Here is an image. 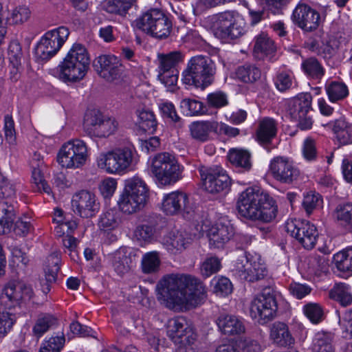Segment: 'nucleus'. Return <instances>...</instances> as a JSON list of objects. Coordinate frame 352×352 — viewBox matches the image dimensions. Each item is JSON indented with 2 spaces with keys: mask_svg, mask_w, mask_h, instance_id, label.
Here are the masks:
<instances>
[{
  "mask_svg": "<svg viewBox=\"0 0 352 352\" xmlns=\"http://www.w3.org/2000/svg\"><path fill=\"white\" fill-rule=\"evenodd\" d=\"M336 218L345 224H352V204L339 205L336 208Z\"/></svg>",
  "mask_w": 352,
  "mask_h": 352,
  "instance_id": "nucleus-58",
  "label": "nucleus"
},
{
  "mask_svg": "<svg viewBox=\"0 0 352 352\" xmlns=\"http://www.w3.org/2000/svg\"><path fill=\"white\" fill-rule=\"evenodd\" d=\"M322 199L319 194L310 192L305 195L302 201V206L307 214H311L314 209L320 206Z\"/></svg>",
  "mask_w": 352,
  "mask_h": 352,
  "instance_id": "nucleus-60",
  "label": "nucleus"
},
{
  "mask_svg": "<svg viewBox=\"0 0 352 352\" xmlns=\"http://www.w3.org/2000/svg\"><path fill=\"white\" fill-rule=\"evenodd\" d=\"M69 35V29L64 26L47 32L35 48L36 58L41 60L51 58L60 50Z\"/></svg>",
  "mask_w": 352,
  "mask_h": 352,
  "instance_id": "nucleus-13",
  "label": "nucleus"
},
{
  "mask_svg": "<svg viewBox=\"0 0 352 352\" xmlns=\"http://www.w3.org/2000/svg\"><path fill=\"white\" fill-rule=\"evenodd\" d=\"M150 171L159 185L166 186L182 179L183 168L173 155L163 152L151 159Z\"/></svg>",
  "mask_w": 352,
  "mask_h": 352,
  "instance_id": "nucleus-7",
  "label": "nucleus"
},
{
  "mask_svg": "<svg viewBox=\"0 0 352 352\" xmlns=\"http://www.w3.org/2000/svg\"><path fill=\"white\" fill-rule=\"evenodd\" d=\"M120 221L118 212L115 210H109L101 215L98 225L102 229L110 230L117 228Z\"/></svg>",
  "mask_w": 352,
  "mask_h": 352,
  "instance_id": "nucleus-48",
  "label": "nucleus"
},
{
  "mask_svg": "<svg viewBox=\"0 0 352 352\" xmlns=\"http://www.w3.org/2000/svg\"><path fill=\"white\" fill-rule=\"evenodd\" d=\"M22 50L17 41H12L8 47V56L10 62L14 65H18L22 58Z\"/></svg>",
  "mask_w": 352,
  "mask_h": 352,
  "instance_id": "nucleus-64",
  "label": "nucleus"
},
{
  "mask_svg": "<svg viewBox=\"0 0 352 352\" xmlns=\"http://www.w3.org/2000/svg\"><path fill=\"white\" fill-rule=\"evenodd\" d=\"M329 296L344 307H346L352 303V294L350 292V288L345 283L337 284L330 291Z\"/></svg>",
  "mask_w": 352,
  "mask_h": 352,
  "instance_id": "nucleus-41",
  "label": "nucleus"
},
{
  "mask_svg": "<svg viewBox=\"0 0 352 352\" xmlns=\"http://www.w3.org/2000/svg\"><path fill=\"white\" fill-rule=\"evenodd\" d=\"M254 56L258 60L272 61L276 53L274 41L265 33H261L254 38Z\"/></svg>",
  "mask_w": 352,
  "mask_h": 352,
  "instance_id": "nucleus-24",
  "label": "nucleus"
},
{
  "mask_svg": "<svg viewBox=\"0 0 352 352\" xmlns=\"http://www.w3.org/2000/svg\"><path fill=\"white\" fill-rule=\"evenodd\" d=\"M140 126L146 131L153 133L157 128V120L152 111L146 107H140L136 111Z\"/></svg>",
  "mask_w": 352,
  "mask_h": 352,
  "instance_id": "nucleus-36",
  "label": "nucleus"
},
{
  "mask_svg": "<svg viewBox=\"0 0 352 352\" xmlns=\"http://www.w3.org/2000/svg\"><path fill=\"white\" fill-rule=\"evenodd\" d=\"M273 177L283 184H291L299 176V170L287 157H274L270 164Z\"/></svg>",
  "mask_w": 352,
  "mask_h": 352,
  "instance_id": "nucleus-22",
  "label": "nucleus"
},
{
  "mask_svg": "<svg viewBox=\"0 0 352 352\" xmlns=\"http://www.w3.org/2000/svg\"><path fill=\"white\" fill-rule=\"evenodd\" d=\"M99 76L109 82L120 80L123 74V68L118 57L113 54H102L94 63Z\"/></svg>",
  "mask_w": 352,
  "mask_h": 352,
  "instance_id": "nucleus-18",
  "label": "nucleus"
},
{
  "mask_svg": "<svg viewBox=\"0 0 352 352\" xmlns=\"http://www.w3.org/2000/svg\"><path fill=\"white\" fill-rule=\"evenodd\" d=\"M228 157L232 164L244 170H249L252 166L250 154L245 150L232 148L230 151Z\"/></svg>",
  "mask_w": 352,
  "mask_h": 352,
  "instance_id": "nucleus-38",
  "label": "nucleus"
},
{
  "mask_svg": "<svg viewBox=\"0 0 352 352\" xmlns=\"http://www.w3.org/2000/svg\"><path fill=\"white\" fill-rule=\"evenodd\" d=\"M180 107L184 112L190 116L201 115L207 111L203 102L193 98L183 99L180 102Z\"/></svg>",
  "mask_w": 352,
  "mask_h": 352,
  "instance_id": "nucleus-46",
  "label": "nucleus"
},
{
  "mask_svg": "<svg viewBox=\"0 0 352 352\" xmlns=\"http://www.w3.org/2000/svg\"><path fill=\"white\" fill-rule=\"evenodd\" d=\"M216 70L215 63L210 57L195 56L188 60L182 72V81L185 85L204 89L213 83Z\"/></svg>",
  "mask_w": 352,
  "mask_h": 352,
  "instance_id": "nucleus-4",
  "label": "nucleus"
},
{
  "mask_svg": "<svg viewBox=\"0 0 352 352\" xmlns=\"http://www.w3.org/2000/svg\"><path fill=\"white\" fill-rule=\"evenodd\" d=\"M56 318L50 314L40 315L32 328L33 335L37 338H40L56 325Z\"/></svg>",
  "mask_w": 352,
  "mask_h": 352,
  "instance_id": "nucleus-39",
  "label": "nucleus"
},
{
  "mask_svg": "<svg viewBox=\"0 0 352 352\" xmlns=\"http://www.w3.org/2000/svg\"><path fill=\"white\" fill-rule=\"evenodd\" d=\"M65 342V338L63 334L52 336L43 342L39 352H60Z\"/></svg>",
  "mask_w": 352,
  "mask_h": 352,
  "instance_id": "nucleus-49",
  "label": "nucleus"
},
{
  "mask_svg": "<svg viewBox=\"0 0 352 352\" xmlns=\"http://www.w3.org/2000/svg\"><path fill=\"white\" fill-rule=\"evenodd\" d=\"M203 187L206 191L214 194L227 190L231 185V179L226 171L220 166L199 168Z\"/></svg>",
  "mask_w": 352,
  "mask_h": 352,
  "instance_id": "nucleus-16",
  "label": "nucleus"
},
{
  "mask_svg": "<svg viewBox=\"0 0 352 352\" xmlns=\"http://www.w3.org/2000/svg\"><path fill=\"white\" fill-rule=\"evenodd\" d=\"M311 96L306 93L294 98L289 107V114L292 119H299L309 114L311 109Z\"/></svg>",
  "mask_w": 352,
  "mask_h": 352,
  "instance_id": "nucleus-31",
  "label": "nucleus"
},
{
  "mask_svg": "<svg viewBox=\"0 0 352 352\" xmlns=\"http://www.w3.org/2000/svg\"><path fill=\"white\" fill-rule=\"evenodd\" d=\"M32 179L34 190L40 192H45L47 195H50L52 193L50 186L43 179L41 170L37 167H34V168H32Z\"/></svg>",
  "mask_w": 352,
  "mask_h": 352,
  "instance_id": "nucleus-53",
  "label": "nucleus"
},
{
  "mask_svg": "<svg viewBox=\"0 0 352 352\" xmlns=\"http://www.w3.org/2000/svg\"><path fill=\"white\" fill-rule=\"evenodd\" d=\"M292 76L287 72H280L275 78L276 87L280 91H285L292 85Z\"/></svg>",
  "mask_w": 352,
  "mask_h": 352,
  "instance_id": "nucleus-63",
  "label": "nucleus"
},
{
  "mask_svg": "<svg viewBox=\"0 0 352 352\" xmlns=\"http://www.w3.org/2000/svg\"><path fill=\"white\" fill-rule=\"evenodd\" d=\"M206 102L209 107L219 109L226 106L228 100L226 94L222 91H215L207 96Z\"/></svg>",
  "mask_w": 352,
  "mask_h": 352,
  "instance_id": "nucleus-57",
  "label": "nucleus"
},
{
  "mask_svg": "<svg viewBox=\"0 0 352 352\" xmlns=\"http://www.w3.org/2000/svg\"><path fill=\"white\" fill-rule=\"evenodd\" d=\"M160 113L164 118L170 119L173 122H177L179 117L175 110L174 104L168 101H162L158 104Z\"/></svg>",
  "mask_w": 352,
  "mask_h": 352,
  "instance_id": "nucleus-61",
  "label": "nucleus"
},
{
  "mask_svg": "<svg viewBox=\"0 0 352 352\" xmlns=\"http://www.w3.org/2000/svg\"><path fill=\"white\" fill-rule=\"evenodd\" d=\"M182 53L178 51L160 55V72H172L173 70H177L175 66L182 60Z\"/></svg>",
  "mask_w": 352,
  "mask_h": 352,
  "instance_id": "nucleus-40",
  "label": "nucleus"
},
{
  "mask_svg": "<svg viewBox=\"0 0 352 352\" xmlns=\"http://www.w3.org/2000/svg\"><path fill=\"white\" fill-rule=\"evenodd\" d=\"M285 230L305 249H312L316 243L318 230L309 221L296 219H288L285 223Z\"/></svg>",
  "mask_w": 352,
  "mask_h": 352,
  "instance_id": "nucleus-14",
  "label": "nucleus"
},
{
  "mask_svg": "<svg viewBox=\"0 0 352 352\" xmlns=\"http://www.w3.org/2000/svg\"><path fill=\"white\" fill-rule=\"evenodd\" d=\"M154 233L155 229L153 226L142 224L136 227L134 231V236L140 243H149L153 240Z\"/></svg>",
  "mask_w": 352,
  "mask_h": 352,
  "instance_id": "nucleus-55",
  "label": "nucleus"
},
{
  "mask_svg": "<svg viewBox=\"0 0 352 352\" xmlns=\"http://www.w3.org/2000/svg\"><path fill=\"white\" fill-rule=\"evenodd\" d=\"M278 123L272 118L265 117L258 121L256 131L257 141L261 144H269L276 136Z\"/></svg>",
  "mask_w": 352,
  "mask_h": 352,
  "instance_id": "nucleus-28",
  "label": "nucleus"
},
{
  "mask_svg": "<svg viewBox=\"0 0 352 352\" xmlns=\"http://www.w3.org/2000/svg\"><path fill=\"white\" fill-rule=\"evenodd\" d=\"M135 0H107L104 9L109 13L124 15L131 7Z\"/></svg>",
  "mask_w": 352,
  "mask_h": 352,
  "instance_id": "nucleus-47",
  "label": "nucleus"
},
{
  "mask_svg": "<svg viewBox=\"0 0 352 352\" xmlns=\"http://www.w3.org/2000/svg\"><path fill=\"white\" fill-rule=\"evenodd\" d=\"M157 300L169 309L187 310L196 307L206 298V288L197 278L184 274L163 276L157 283Z\"/></svg>",
  "mask_w": 352,
  "mask_h": 352,
  "instance_id": "nucleus-1",
  "label": "nucleus"
},
{
  "mask_svg": "<svg viewBox=\"0 0 352 352\" xmlns=\"http://www.w3.org/2000/svg\"><path fill=\"white\" fill-rule=\"evenodd\" d=\"M111 265L117 274L120 275L127 273L131 269V258L124 249L120 248L109 256Z\"/></svg>",
  "mask_w": 352,
  "mask_h": 352,
  "instance_id": "nucleus-34",
  "label": "nucleus"
},
{
  "mask_svg": "<svg viewBox=\"0 0 352 352\" xmlns=\"http://www.w3.org/2000/svg\"><path fill=\"white\" fill-rule=\"evenodd\" d=\"M158 78L162 83L167 88V91L173 92L177 89V70H173L172 72H160Z\"/></svg>",
  "mask_w": 352,
  "mask_h": 352,
  "instance_id": "nucleus-56",
  "label": "nucleus"
},
{
  "mask_svg": "<svg viewBox=\"0 0 352 352\" xmlns=\"http://www.w3.org/2000/svg\"><path fill=\"white\" fill-rule=\"evenodd\" d=\"M190 240L186 232L173 230L163 238V244L168 251L175 253L184 250Z\"/></svg>",
  "mask_w": 352,
  "mask_h": 352,
  "instance_id": "nucleus-29",
  "label": "nucleus"
},
{
  "mask_svg": "<svg viewBox=\"0 0 352 352\" xmlns=\"http://www.w3.org/2000/svg\"><path fill=\"white\" fill-rule=\"evenodd\" d=\"M117 188L116 179L108 177L104 179L99 186L100 193L104 198H110Z\"/></svg>",
  "mask_w": 352,
  "mask_h": 352,
  "instance_id": "nucleus-62",
  "label": "nucleus"
},
{
  "mask_svg": "<svg viewBox=\"0 0 352 352\" xmlns=\"http://www.w3.org/2000/svg\"><path fill=\"white\" fill-rule=\"evenodd\" d=\"M217 122L214 120L193 122L189 126L190 136L196 141L205 142L210 140V133H217Z\"/></svg>",
  "mask_w": 352,
  "mask_h": 352,
  "instance_id": "nucleus-27",
  "label": "nucleus"
},
{
  "mask_svg": "<svg viewBox=\"0 0 352 352\" xmlns=\"http://www.w3.org/2000/svg\"><path fill=\"white\" fill-rule=\"evenodd\" d=\"M148 198L149 189L145 182L138 177H133L126 181L118 205L122 212L131 214L142 210Z\"/></svg>",
  "mask_w": 352,
  "mask_h": 352,
  "instance_id": "nucleus-6",
  "label": "nucleus"
},
{
  "mask_svg": "<svg viewBox=\"0 0 352 352\" xmlns=\"http://www.w3.org/2000/svg\"><path fill=\"white\" fill-rule=\"evenodd\" d=\"M303 310L306 316L313 323H318L321 321L322 317V310L318 304H307L304 307Z\"/></svg>",
  "mask_w": 352,
  "mask_h": 352,
  "instance_id": "nucleus-59",
  "label": "nucleus"
},
{
  "mask_svg": "<svg viewBox=\"0 0 352 352\" xmlns=\"http://www.w3.org/2000/svg\"><path fill=\"white\" fill-rule=\"evenodd\" d=\"M83 128L91 137L107 138L117 131L118 122L114 118L93 109L85 113Z\"/></svg>",
  "mask_w": 352,
  "mask_h": 352,
  "instance_id": "nucleus-11",
  "label": "nucleus"
},
{
  "mask_svg": "<svg viewBox=\"0 0 352 352\" xmlns=\"http://www.w3.org/2000/svg\"><path fill=\"white\" fill-rule=\"evenodd\" d=\"M292 19L295 24L305 32L317 30L323 22V19L318 11L303 3H299L296 6Z\"/></svg>",
  "mask_w": 352,
  "mask_h": 352,
  "instance_id": "nucleus-20",
  "label": "nucleus"
},
{
  "mask_svg": "<svg viewBox=\"0 0 352 352\" xmlns=\"http://www.w3.org/2000/svg\"><path fill=\"white\" fill-rule=\"evenodd\" d=\"M213 292L219 296H224L230 294L232 291V285L230 280L224 276L214 277L211 281Z\"/></svg>",
  "mask_w": 352,
  "mask_h": 352,
  "instance_id": "nucleus-51",
  "label": "nucleus"
},
{
  "mask_svg": "<svg viewBox=\"0 0 352 352\" xmlns=\"http://www.w3.org/2000/svg\"><path fill=\"white\" fill-rule=\"evenodd\" d=\"M333 335L329 332L318 331L315 333L311 349L313 352H336Z\"/></svg>",
  "mask_w": 352,
  "mask_h": 352,
  "instance_id": "nucleus-32",
  "label": "nucleus"
},
{
  "mask_svg": "<svg viewBox=\"0 0 352 352\" xmlns=\"http://www.w3.org/2000/svg\"><path fill=\"white\" fill-rule=\"evenodd\" d=\"M211 24L214 36L223 42L235 40L246 32L244 19L235 10H226L213 15Z\"/></svg>",
  "mask_w": 352,
  "mask_h": 352,
  "instance_id": "nucleus-5",
  "label": "nucleus"
},
{
  "mask_svg": "<svg viewBox=\"0 0 352 352\" xmlns=\"http://www.w3.org/2000/svg\"><path fill=\"white\" fill-rule=\"evenodd\" d=\"M236 78L245 83H253L261 78V69L254 64H245L237 67Z\"/></svg>",
  "mask_w": 352,
  "mask_h": 352,
  "instance_id": "nucleus-35",
  "label": "nucleus"
},
{
  "mask_svg": "<svg viewBox=\"0 0 352 352\" xmlns=\"http://www.w3.org/2000/svg\"><path fill=\"white\" fill-rule=\"evenodd\" d=\"M16 321L14 314L8 311H0V338L5 337L12 329Z\"/></svg>",
  "mask_w": 352,
  "mask_h": 352,
  "instance_id": "nucleus-52",
  "label": "nucleus"
},
{
  "mask_svg": "<svg viewBox=\"0 0 352 352\" xmlns=\"http://www.w3.org/2000/svg\"><path fill=\"white\" fill-rule=\"evenodd\" d=\"M277 304L272 294H261L253 298L250 304V316L263 322L272 320L276 312Z\"/></svg>",
  "mask_w": 352,
  "mask_h": 352,
  "instance_id": "nucleus-19",
  "label": "nucleus"
},
{
  "mask_svg": "<svg viewBox=\"0 0 352 352\" xmlns=\"http://www.w3.org/2000/svg\"><path fill=\"white\" fill-rule=\"evenodd\" d=\"M270 339L273 343L280 346H290L294 342L288 327L283 322H274L270 329Z\"/></svg>",
  "mask_w": 352,
  "mask_h": 352,
  "instance_id": "nucleus-30",
  "label": "nucleus"
},
{
  "mask_svg": "<svg viewBox=\"0 0 352 352\" xmlns=\"http://www.w3.org/2000/svg\"><path fill=\"white\" fill-rule=\"evenodd\" d=\"M31 16V11L26 6L16 7L11 12L8 20L13 25H19L27 21Z\"/></svg>",
  "mask_w": 352,
  "mask_h": 352,
  "instance_id": "nucleus-54",
  "label": "nucleus"
},
{
  "mask_svg": "<svg viewBox=\"0 0 352 352\" xmlns=\"http://www.w3.org/2000/svg\"><path fill=\"white\" fill-rule=\"evenodd\" d=\"M232 272L241 280L256 282L263 279L267 274L265 264L258 256L243 254L233 265Z\"/></svg>",
  "mask_w": 352,
  "mask_h": 352,
  "instance_id": "nucleus-10",
  "label": "nucleus"
},
{
  "mask_svg": "<svg viewBox=\"0 0 352 352\" xmlns=\"http://www.w3.org/2000/svg\"><path fill=\"white\" fill-rule=\"evenodd\" d=\"M188 325L184 318L177 317L170 319L167 324L168 336L174 343L179 341Z\"/></svg>",
  "mask_w": 352,
  "mask_h": 352,
  "instance_id": "nucleus-37",
  "label": "nucleus"
},
{
  "mask_svg": "<svg viewBox=\"0 0 352 352\" xmlns=\"http://www.w3.org/2000/svg\"><path fill=\"white\" fill-rule=\"evenodd\" d=\"M239 214L250 220L269 223L278 212L275 200L264 190L254 186L242 191L237 199Z\"/></svg>",
  "mask_w": 352,
  "mask_h": 352,
  "instance_id": "nucleus-2",
  "label": "nucleus"
},
{
  "mask_svg": "<svg viewBox=\"0 0 352 352\" xmlns=\"http://www.w3.org/2000/svg\"><path fill=\"white\" fill-rule=\"evenodd\" d=\"M60 262V258L58 253H53L47 258L45 278L41 280V289L45 294L50 291L52 284L56 280Z\"/></svg>",
  "mask_w": 352,
  "mask_h": 352,
  "instance_id": "nucleus-26",
  "label": "nucleus"
},
{
  "mask_svg": "<svg viewBox=\"0 0 352 352\" xmlns=\"http://www.w3.org/2000/svg\"><path fill=\"white\" fill-rule=\"evenodd\" d=\"M88 158V149L85 142L79 139L69 140L63 144L57 156L58 164L65 168H79Z\"/></svg>",
  "mask_w": 352,
  "mask_h": 352,
  "instance_id": "nucleus-12",
  "label": "nucleus"
},
{
  "mask_svg": "<svg viewBox=\"0 0 352 352\" xmlns=\"http://www.w3.org/2000/svg\"><path fill=\"white\" fill-rule=\"evenodd\" d=\"M332 130L340 144L346 145L352 143V124L345 119L336 120Z\"/></svg>",
  "mask_w": 352,
  "mask_h": 352,
  "instance_id": "nucleus-33",
  "label": "nucleus"
},
{
  "mask_svg": "<svg viewBox=\"0 0 352 352\" xmlns=\"http://www.w3.org/2000/svg\"><path fill=\"white\" fill-rule=\"evenodd\" d=\"M303 72L309 76L314 79H320L324 75V69L314 57L304 60L301 64Z\"/></svg>",
  "mask_w": 352,
  "mask_h": 352,
  "instance_id": "nucleus-45",
  "label": "nucleus"
},
{
  "mask_svg": "<svg viewBox=\"0 0 352 352\" xmlns=\"http://www.w3.org/2000/svg\"><path fill=\"white\" fill-rule=\"evenodd\" d=\"M201 230L206 233L210 245L216 248H222L234 234L232 226L226 219H220L214 224L206 219L202 223Z\"/></svg>",
  "mask_w": 352,
  "mask_h": 352,
  "instance_id": "nucleus-17",
  "label": "nucleus"
},
{
  "mask_svg": "<svg viewBox=\"0 0 352 352\" xmlns=\"http://www.w3.org/2000/svg\"><path fill=\"white\" fill-rule=\"evenodd\" d=\"M162 210L167 215H175L184 211L189 213L192 209L187 195L181 191L166 194L162 201Z\"/></svg>",
  "mask_w": 352,
  "mask_h": 352,
  "instance_id": "nucleus-23",
  "label": "nucleus"
},
{
  "mask_svg": "<svg viewBox=\"0 0 352 352\" xmlns=\"http://www.w3.org/2000/svg\"><path fill=\"white\" fill-rule=\"evenodd\" d=\"M34 296L32 288L26 284L12 280L8 282L0 294V302L7 308L20 306L29 301Z\"/></svg>",
  "mask_w": 352,
  "mask_h": 352,
  "instance_id": "nucleus-15",
  "label": "nucleus"
},
{
  "mask_svg": "<svg viewBox=\"0 0 352 352\" xmlns=\"http://www.w3.org/2000/svg\"><path fill=\"white\" fill-rule=\"evenodd\" d=\"M161 259L160 253L152 251L144 254L142 258L141 266L144 274H152L160 269Z\"/></svg>",
  "mask_w": 352,
  "mask_h": 352,
  "instance_id": "nucleus-42",
  "label": "nucleus"
},
{
  "mask_svg": "<svg viewBox=\"0 0 352 352\" xmlns=\"http://www.w3.org/2000/svg\"><path fill=\"white\" fill-rule=\"evenodd\" d=\"M74 212L82 218H90L99 211L100 204L96 195L87 190L74 194L72 199Z\"/></svg>",
  "mask_w": 352,
  "mask_h": 352,
  "instance_id": "nucleus-21",
  "label": "nucleus"
},
{
  "mask_svg": "<svg viewBox=\"0 0 352 352\" xmlns=\"http://www.w3.org/2000/svg\"><path fill=\"white\" fill-rule=\"evenodd\" d=\"M135 26L152 37L163 39L167 38L172 30V22L160 9H150L138 17Z\"/></svg>",
  "mask_w": 352,
  "mask_h": 352,
  "instance_id": "nucleus-8",
  "label": "nucleus"
},
{
  "mask_svg": "<svg viewBox=\"0 0 352 352\" xmlns=\"http://www.w3.org/2000/svg\"><path fill=\"white\" fill-rule=\"evenodd\" d=\"M216 323L219 331L225 336H241L245 331L243 322L233 315H221Z\"/></svg>",
  "mask_w": 352,
  "mask_h": 352,
  "instance_id": "nucleus-25",
  "label": "nucleus"
},
{
  "mask_svg": "<svg viewBox=\"0 0 352 352\" xmlns=\"http://www.w3.org/2000/svg\"><path fill=\"white\" fill-rule=\"evenodd\" d=\"M221 267V260L217 256H210L207 257L201 264L200 272L203 276L208 278L218 272Z\"/></svg>",
  "mask_w": 352,
  "mask_h": 352,
  "instance_id": "nucleus-50",
  "label": "nucleus"
},
{
  "mask_svg": "<svg viewBox=\"0 0 352 352\" xmlns=\"http://www.w3.org/2000/svg\"><path fill=\"white\" fill-rule=\"evenodd\" d=\"M333 258L338 270L352 273V248L338 252Z\"/></svg>",
  "mask_w": 352,
  "mask_h": 352,
  "instance_id": "nucleus-44",
  "label": "nucleus"
},
{
  "mask_svg": "<svg viewBox=\"0 0 352 352\" xmlns=\"http://www.w3.org/2000/svg\"><path fill=\"white\" fill-rule=\"evenodd\" d=\"M133 160L132 149L124 146L100 153L96 158V164L98 168L108 174L122 175L129 170Z\"/></svg>",
  "mask_w": 352,
  "mask_h": 352,
  "instance_id": "nucleus-9",
  "label": "nucleus"
},
{
  "mask_svg": "<svg viewBox=\"0 0 352 352\" xmlns=\"http://www.w3.org/2000/svg\"><path fill=\"white\" fill-rule=\"evenodd\" d=\"M89 64L87 50L82 44L76 43L56 68V76L65 83L79 82L86 76Z\"/></svg>",
  "mask_w": 352,
  "mask_h": 352,
  "instance_id": "nucleus-3",
  "label": "nucleus"
},
{
  "mask_svg": "<svg viewBox=\"0 0 352 352\" xmlns=\"http://www.w3.org/2000/svg\"><path fill=\"white\" fill-rule=\"evenodd\" d=\"M325 89L329 100L333 102L343 100L349 94L347 86L342 82L333 81Z\"/></svg>",
  "mask_w": 352,
  "mask_h": 352,
  "instance_id": "nucleus-43",
  "label": "nucleus"
}]
</instances>
